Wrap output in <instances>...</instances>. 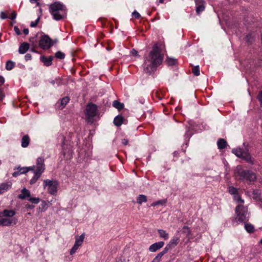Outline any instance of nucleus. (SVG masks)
<instances>
[{"label":"nucleus","mask_w":262,"mask_h":262,"mask_svg":"<svg viewBox=\"0 0 262 262\" xmlns=\"http://www.w3.org/2000/svg\"><path fill=\"white\" fill-rule=\"evenodd\" d=\"M58 41V40L57 39H55L54 40H52V42H53V45L54 44V43H57V42Z\"/></svg>","instance_id":"nucleus-60"},{"label":"nucleus","mask_w":262,"mask_h":262,"mask_svg":"<svg viewBox=\"0 0 262 262\" xmlns=\"http://www.w3.org/2000/svg\"><path fill=\"white\" fill-rule=\"evenodd\" d=\"M252 198L256 201L262 202V198L261 197V191L258 189L254 190L252 192Z\"/></svg>","instance_id":"nucleus-18"},{"label":"nucleus","mask_w":262,"mask_h":262,"mask_svg":"<svg viewBox=\"0 0 262 262\" xmlns=\"http://www.w3.org/2000/svg\"><path fill=\"white\" fill-rule=\"evenodd\" d=\"M164 0H159V2L161 4H162L164 3Z\"/></svg>","instance_id":"nucleus-62"},{"label":"nucleus","mask_w":262,"mask_h":262,"mask_svg":"<svg viewBox=\"0 0 262 262\" xmlns=\"http://www.w3.org/2000/svg\"><path fill=\"white\" fill-rule=\"evenodd\" d=\"M5 97V94L2 89H0V101H2L4 97Z\"/></svg>","instance_id":"nucleus-53"},{"label":"nucleus","mask_w":262,"mask_h":262,"mask_svg":"<svg viewBox=\"0 0 262 262\" xmlns=\"http://www.w3.org/2000/svg\"><path fill=\"white\" fill-rule=\"evenodd\" d=\"M52 84H54L55 83V81L54 80H52L51 82H50Z\"/></svg>","instance_id":"nucleus-64"},{"label":"nucleus","mask_w":262,"mask_h":262,"mask_svg":"<svg viewBox=\"0 0 262 262\" xmlns=\"http://www.w3.org/2000/svg\"><path fill=\"white\" fill-rule=\"evenodd\" d=\"M54 57L50 56L47 57L45 56H40V60L43 63V65L46 67H49L52 64V60H53Z\"/></svg>","instance_id":"nucleus-12"},{"label":"nucleus","mask_w":262,"mask_h":262,"mask_svg":"<svg viewBox=\"0 0 262 262\" xmlns=\"http://www.w3.org/2000/svg\"><path fill=\"white\" fill-rule=\"evenodd\" d=\"M192 72L195 76H199L200 75V68L199 66L192 67Z\"/></svg>","instance_id":"nucleus-36"},{"label":"nucleus","mask_w":262,"mask_h":262,"mask_svg":"<svg viewBox=\"0 0 262 262\" xmlns=\"http://www.w3.org/2000/svg\"><path fill=\"white\" fill-rule=\"evenodd\" d=\"M205 9V5H201L200 6H198L196 7V13L198 14H199L201 12H203Z\"/></svg>","instance_id":"nucleus-40"},{"label":"nucleus","mask_w":262,"mask_h":262,"mask_svg":"<svg viewBox=\"0 0 262 262\" xmlns=\"http://www.w3.org/2000/svg\"><path fill=\"white\" fill-rule=\"evenodd\" d=\"M132 16L135 17L136 18H139L140 17V14L136 11H134L132 13Z\"/></svg>","instance_id":"nucleus-47"},{"label":"nucleus","mask_w":262,"mask_h":262,"mask_svg":"<svg viewBox=\"0 0 262 262\" xmlns=\"http://www.w3.org/2000/svg\"><path fill=\"white\" fill-rule=\"evenodd\" d=\"M28 200L33 204H37L40 200L39 198H30Z\"/></svg>","instance_id":"nucleus-43"},{"label":"nucleus","mask_w":262,"mask_h":262,"mask_svg":"<svg viewBox=\"0 0 262 262\" xmlns=\"http://www.w3.org/2000/svg\"><path fill=\"white\" fill-rule=\"evenodd\" d=\"M16 17V13L15 11L12 12L10 18L14 20Z\"/></svg>","instance_id":"nucleus-50"},{"label":"nucleus","mask_w":262,"mask_h":262,"mask_svg":"<svg viewBox=\"0 0 262 262\" xmlns=\"http://www.w3.org/2000/svg\"><path fill=\"white\" fill-rule=\"evenodd\" d=\"M179 241V237H174L170 240L169 243L165 248L168 247V251L170 249L176 246L178 244Z\"/></svg>","instance_id":"nucleus-22"},{"label":"nucleus","mask_w":262,"mask_h":262,"mask_svg":"<svg viewBox=\"0 0 262 262\" xmlns=\"http://www.w3.org/2000/svg\"><path fill=\"white\" fill-rule=\"evenodd\" d=\"M257 97H258V100L260 102V105L262 107V91L259 93Z\"/></svg>","instance_id":"nucleus-48"},{"label":"nucleus","mask_w":262,"mask_h":262,"mask_svg":"<svg viewBox=\"0 0 262 262\" xmlns=\"http://www.w3.org/2000/svg\"><path fill=\"white\" fill-rule=\"evenodd\" d=\"M85 237V234L82 233L80 236L76 235L75 236V243L72 249L70 250V253L71 255L74 254L79 247L82 245L83 242Z\"/></svg>","instance_id":"nucleus-8"},{"label":"nucleus","mask_w":262,"mask_h":262,"mask_svg":"<svg viewBox=\"0 0 262 262\" xmlns=\"http://www.w3.org/2000/svg\"><path fill=\"white\" fill-rule=\"evenodd\" d=\"M229 192L231 194H237L238 190L233 186H230L229 187Z\"/></svg>","instance_id":"nucleus-39"},{"label":"nucleus","mask_w":262,"mask_h":262,"mask_svg":"<svg viewBox=\"0 0 262 262\" xmlns=\"http://www.w3.org/2000/svg\"><path fill=\"white\" fill-rule=\"evenodd\" d=\"M158 232L160 236L164 239L166 240L168 238V234L167 233L165 230L159 229L158 230Z\"/></svg>","instance_id":"nucleus-29"},{"label":"nucleus","mask_w":262,"mask_h":262,"mask_svg":"<svg viewBox=\"0 0 262 262\" xmlns=\"http://www.w3.org/2000/svg\"><path fill=\"white\" fill-rule=\"evenodd\" d=\"M24 172H25L24 171H19V170L15 171L12 173V176L14 177H16L18 176L19 175H20V174L24 173Z\"/></svg>","instance_id":"nucleus-46"},{"label":"nucleus","mask_w":262,"mask_h":262,"mask_svg":"<svg viewBox=\"0 0 262 262\" xmlns=\"http://www.w3.org/2000/svg\"><path fill=\"white\" fill-rule=\"evenodd\" d=\"M63 5L59 2H55L51 4L49 6V12L52 13L62 10L63 9Z\"/></svg>","instance_id":"nucleus-11"},{"label":"nucleus","mask_w":262,"mask_h":262,"mask_svg":"<svg viewBox=\"0 0 262 262\" xmlns=\"http://www.w3.org/2000/svg\"><path fill=\"white\" fill-rule=\"evenodd\" d=\"M237 220L241 222L248 221L249 217L247 208L242 205H238L235 209Z\"/></svg>","instance_id":"nucleus-5"},{"label":"nucleus","mask_w":262,"mask_h":262,"mask_svg":"<svg viewBox=\"0 0 262 262\" xmlns=\"http://www.w3.org/2000/svg\"><path fill=\"white\" fill-rule=\"evenodd\" d=\"M147 201V196L144 194H140L137 198V202L141 205L143 202H146Z\"/></svg>","instance_id":"nucleus-25"},{"label":"nucleus","mask_w":262,"mask_h":262,"mask_svg":"<svg viewBox=\"0 0 262 262\" xmlns=\"http://www.w3.org/2000/svg\"><path fill=\"white\" fill-rule=\"evenodd\" d=\"M131 53L134 55V56H138V51L135 50V49H133L132 50H131Z\"/></svg>","instance_id":"nucleus-54"},{"label":"nucleus","mask_w":262,"mask_h":262,"mask_svg":"<svg viewBox=\"0 0 262 262\" xmlns=\"http://www.w3.org/2000/svg\"><path fill=\"white\" fill-rule=\"evenodd\" d=\"M244 147H238L234 148L232 150L233 154L235 155L237 157L242 158L248 162H251V156L248 152V149L245 146V143L243 144Z\"/></svg>","instance_id":"nucleus-2"},{"label":"nucleus","mask_w":262,"mask_h":262,"mask_svg":"<svg viewBox=\"0 0 262 262\" xmlns=\"http://www.w3.org/2000/svg\"><path fill=\"white\" fill-rule=\"evenodd\" d=\"M35 166H33L31 167H22L19 169V171H24V173L27 172L29 170H34Z\"/></svg>","instance_id":"nucleus-37"},{"label":"nucleus","mask_w":262,"mask_h":262,"mask_svg":"<svg viewBox=\"0 0 262 262\" xmlns=\"http://www.w3.org/2000/svg\"><path fill=\"white\" fill-rule=\"evenodd\" d=\"M36 170H34L36 172H40V174L43 172L45 169V165L44 163V159L41 157L37 158L36 161Z\"/></svg>","instance_id":"nucleus-10"},{"label":"nucleus","mask_w":262,"mask_h":262,"mask_svg":"<svg viewBox=\"0 0 262 262\" xmlns=\"http://www.w3.org/2000/svg\"><path fill=\"white\" fill-rule=\"evenodd\" d=\"M0 17L2 19H6V18H8L7 16L6 15V14L3 11L1 12Z\"/></svg>","instance_id":"nucleus-49"},{"label":"nucleus","mask_w":262,"mask_h":262,"mask_svg":"<svg viewBox=\"0 0 262 262\" xmlns=\"http://www.w3.org/2000/svg\"><path fill=\"white\" fill-rule=\"evenodd\" d=\"M30 196V191L26 188H23L21 191V193L18 195V198L25 200L27 197Z\"/></svg>","instance_id":"nucleus-19"},{"label":"nucleus","mask_w":262,"mask_h":262,"mask_svg":"<svg viewBox=\"0 0 262 262\" xmlns=\"http://www.w3.org/2000/svg\"><path fill=\"white\" fill-rule=\"evenodd\" d=\"M14 30L17 35H19L21 34V32L17 26H15L14 27Z\"/></svg>","instance_id":"nucleus-52"},{"label":"nucleus","mask_w":262,"mask_h":262,"mask_svg":"<svg viewBox=\"0 0 262 262\" xmlns=\"http://www.w3.org/2000/svg\"><path fill=\"white\" fill-rule=\"evenodd\" d=\"M23 32L25 35H28L29 33V29L27 28L24 29L23 30Z\"/></svg>","instance_id":"nucleus-59"},{"label":"nucleus","mask_w":262,"mask_h":262,"mask_svg":"<svg viewBox=\"0 0 262 262\" xmlns=\"http://www.w3.org/2000/svg\"><path fill=\"white\" fill-rule=\"evenodd\" d=\"M25 58L26 61H28L31 59L32 55L31 54L28 53L25 56Z\"/></svg>","instance_id":"nucleus-51"},{"label":"nucleus","mask_w":262,"mask_h":262,"mask_svg":"<svg viewBox=\"0 0 262 262\" xmlns=\"http://www.w3.org/2000/svg\"><path fill=\"white\" fill-rule=\"evenodd\" d=\"M124 121V118L121 115L117 116L114 119V123L116 126H121Z\"/></svg>","instance_id":"nucleus-20"},{"label":"nucleus","mask_w":262,"mask_h":262,"mask_svg":"<svg viewBox=\"0 0 262 262\" xmlns=\"http://www.w3.org/2000/svg\"><path fill=\"white\" fill-rule=\"evenodd\" d=\"M218 148L223 149L225 148L227 145L226 141L224 139H219L217 142Z\"/></svg>","instance_id":"nucleus-23"},{"label":"nucleus","mask_w":262,"mask_h":262,"mask_svg":"<svg viewBox=\"0 0 262 262\" xmlns=\"http://www.w3.org/2000/svg\"><path fill=\"white\" fill-rule=\"evenodd\" d=\"M14 23H15V21H12L10 23V25L12 26Z\"/></svg>","instance_id":"nucleus-63"},{"label":"nucleus","mask_w":262,"mask_h":262,"mask_svg":"<svg viewBox=\"0 0 262 262\" xmlns=\"http://www.w3.org/2000/svg\"><path fill=\"white\" fill-rule=\"evenodd\" d=\"M235 198L237 200V201L239 202H241V203H244V200L242 199L241 196L239 195H237V196H235Z\"/></svg>","instance_id":"nucleus-55"},{"label":"nucleus","mask_w":262,"mask_h":262,"mask_svg":"<svg viewBox=\"0 0 262 262\" xmlns=\"http://www.w3.org/2000/svg\"><path fill=\"white\" fill-rule=\"evenodd\" d=\"M182 233H185L186 235H189L190 233V230L187 226H184L182 228Z\"/></svg>","instance_id":"nucleus-42"},{"label":"nucleus","mask_w":262,"mask_h":262,"mask_svg":"<svg viewBox=\"0 0 262 262\" xmlns=\"http://www.w3.org/2000/svg\"><path fill=\"white\" fill-rule=\"evenodd\" d=\"M14 67V62L11 60H8L6 64V69L7 70H11Z\"/></svg>","instance_id":"nucleus-35"},{"label":"nucleus","mask_w":262,"mask_h":262,"mask_svg":"<svg viewBox=\"0 0 262 262\" xmlns=\"http://www.w3.org/2000/svg\"><path fill=\"white\" fill-rule=\"evenodd\" d=\"M163 60V55L161 49L157 43H155L148 55L145 57L144 71L146 73L151 74L155 72L157 68L160 65Z\"/></svg>","instance_id":"nucleus-1"},{"label":"nucleus","mask_w":262,"mask_h":262,"mask_svg":"<svg viewBox=\"0 0 262 262\" xmlns=\"http://www.w3.org/2000/svg\"><path fill=\"white\" fill-rule=\"evenodd\" d=\"M245 21L251 27H256L257 25V23H256L255 20H252L251 18L249 17L246 18Z\"/></svg>","instance_id":"nucleus-30"},{"label":"nucleus","mask_w":262,"mask_h":262,"mask_svg":"<svg viewBox=\"0 0 262 262\" xmlns=\"http://www.w3.org/2000/svg\"><path fill=\"white\" fill-rule=\"evenodd\" d=\"M166 61L168 66H174L177 64V59L173 58L167 57Z\"/></svg>","instance_id":"nucleus-31"},{"label":"nucleus","mask_w":262,"mask_h":262,"mask_svg":"<svg viewBox=\"0 0 262 262\" xmlns=\"http://www.w3.org/2000/svg\"><path fill=\"white\" fill-rule=\"evenodd\" d=\"M53 46L52 40L48 35L40 36L39 41V46L43 50H48Z\"/></svg>","instance_id":"nucleus-6"},{"label":"nucleus","mask_w":262,"mask_h":262,"mask_svg":"<svg viewBox=\"0 0 262 262\" xmlns=\"http://www.w3.org/2000/svg\"><path fill=\"white\" fill-rule=\"evenodd\" d=\"M5 82V79L2 76H0V86L2 85Z\"/></svg>","instance_id":"nucleus-56"},{"label":"nucleus","mask_w":262,"mask_h":262,"mask_svg":"<svg viewBox=\"0 0 262 262\" xmlns=\"http://www.w3.org/2000/svg\"><path fill=\"white\" fill-rule=\"evenodd\" d=\"M12 183L10 182L3 183L0 185V194L3 193L5 191L11 188Z\"/></svg>","instance_id":"nucleus-14"},{"label":"nucleus","mask_w":262,"mask_h":262,"mask_svg":"<svg viewBox=\"0 0 262 262\" xmlns=\"http://www.w3.org/2000/svg\"><path fill=\"white\" fill-rule=\"evenodd\" d=\"M53 18L56 20H59L63 18V16L59 13V11L52 13Z\"/></svg>","instance_id":"nucleus-34"},{"label":"nucleus","mask_w":262,"mask_h":262,"mask_svg":"<svg viewBox=\"0 0 262 262\" xmlns=\"http://www.w3.org/2000/svg\"><path fill=\"white\" fill-rule=\"evenodd\" d=\"M26 208L27 209H32L34 208V205H30V204H27V205H26Z\"/></svg>","instance_id":"nucleus-57"},{"label":"nucleus","mask_w":262,"mask_h":262,"mask_svg":"<svg viewBox=\"0 0 262 262\" xmlns=\"http://www.w3.org/2000/svg\"><path fill=\"white\" fill-rule=\"evenodd\" d=\"M55 57L60 59H63L65 57V54L61 51H57L55 54Z\"/></svg>","instance_id":"nucleus-38"},{"label":"nucleus","mask_w":262,"mask_h":262,"mask_svg":"<svg viewBox=\"0 0 262 262\" xmlns=\"http://www.w3.org/2000/svg\"><path fill=\"white\" fill-rule=\"evenodd\" d=\"M164 243L163 242H159L152 244L149 248V251L154 252L163 247Z\"/></svg>","instance_id":"nucleus-13"},{"label":"nucleus","mask_w":262,"mask_h":262,"mask_svg":"<svg viewBox=\"0 0 262 262\" xmlns=\"http://www.w3.org/2000/svg\"><path fill=\"white\" fill-rule=\"evenodd\" d=\"M165 203H166V201L165 200H159V201H156L155 202L152 203L151 204V206H157V205H163V204H164Z\"/></svg>","instance_id":"nucleus-41"},{"label":"nucleus","mask_w":262,"mask_h":262,"mask_svg":"<svg viewBox=\"0 0 262 262\" xmlns=\"http://www.w3.org/2000/svg\"><path fill=\"white\" fill-rule=\"evenodd\" d=\"M30 45L27 42L22 43L19 47L18 52L20 54H25L29 49Z\"/></svg>","instance_id":"nucleus-15"},{"label":"nucleus","mask_w":262,"mask_h":262,"mask_svg":"<svg viewBox=\"0 0 262 262\" xmlns=\"http://www.w3.org/2000/svg\"><path fill=\"white\" fill-rule=\"evenodd\" d=\"M17 222V219L15 217L12 219L0 218V226H9L15 225Z\"/></svg>","instance_id":"nucleus-9"},{"label":"nucleus","mask_w":262,"mask_h":262,"mask_svg":"<svg viewBox=\"0 0 262 262\" xmlns=\"http://www.w3.org/2000/svg\"><path fill=\"white\" fill-rule=\"evenodd\" d=\"M39 20H40V16H39L35 21H32L31 23L30 27H35L37 25Z\"/></svg>","instance_id":"nucleus-44"},{"label":"nucleus","mask_w":262,"mask_h":262,"mask_svg":"<svg viewBox=\"0 0 262 262\" xmlns=\"http://www.w3.org/2000/svg\"><path fill=\"white\" fill-rule=\"evenodd\" d=\"M4 216L11 217L16 214V212L13 210L5 209L3 211Z\"/></svg>","instance_id":"nucleus-26"},{"label":"nucleus","mask_w":262,"mask_h":262,"mask_svg":"<svg viewBox=\"0 0 262 262\" xmlns=\"http://www.w3.org/2000/svg\"><path fill=\"white\" fill-rule=\"evenodd\" d=\"M254 36L255 34L254 32H250L246 36L245 40L249 44L252 43L254 40Z\"/></svg>","instance_id":"nucleus-21"},{"label":"nucleus","mask_w":262,"mask_h":262,"mask_svg":"<svg viewBox=\"0 0 262 262\" xmlns=\"http://www.w3.org/2000/svg\"><path fill=\"white\" fill-rule=\"evenodd\" d=\"M128 140L126 139H123L122 140V143L125 145H127L128 144Z\"/></svg>","instance_id":"nucleus-58"},{"label":"nucleus","mask_w":262,"mask_h":262,"mask_svg":"<svg viewBox=\"0 0 262 262\" xmlns=\"http://www.w3.org/2000/svg\"><path fill=\"white\" fill-rule=\"evenodd\" d=\"M41 176V174H40V172H34V176L31 179L30 181V184L31 185H33L35 184L36 181L38 180V179L40 178Z\"/></svg>","instance_id":"nucleus-28"},{"label":"nucleus","mask_w":262,"mask_h":262,"mask_svg":"<svg viewBox=\"0 0 262 262\" xmlns=\"http://www.w3.org/2000/svg\"><path fill=\"white\" fill-rule=\"evenodd\" d=\"M112 105L113 107L117 108L119 111H120L124 107V104L120 102L118 100H114L113 102Z\"/></svg>","instance_id":"nucleus-24"},{"label":"nucleus","mask_w":262,"mask_h":262,"mask_svg":"<svg viewBox=\"0 0 262 262\" xmlns=\"http://www.w3.org/2000/svg\"><path fill=\"white\" fill-rule=\"evenodd\" d=\"M48 207V205L45 201H42L41 204L38 208V212H44Z\"/></svg>","instance_id":"nucleus-27"},{"label":"nucleus","mask_w":262,"mask_h":262,"mask_svg":"<svg viewBox=\"0 0 262 262\" xmlns=\"http://www.w3.org/2000/svg\"><path fill=\"white\" fill-rule=\"evenodd\" d=\"M30 142V139L28 135H26L22 137L21 145L23 148L27 147Z\"/></svg>","instance_id":"nucleus-17"},{"label":"nucleus","mask_w":262,"mask_h":262,"mask_svg":"<svg viewBox=\"0 0 262 262\" xmlns=\"http://www.w3.org/2000/svg\"><path fill=\"white\" fill-rule=\"evenodd\" d=\"M44 189L47 188L48 192L53 195H55L57 192L58 182L56 180H50L47 179L43 181Z\"/></svg>","instance_id":"nucleus-4"},{"label":"nucleus","mask_w":262,"mask_h":262,"mask_svg":"<svg viewBox=\"0 0 262 262\" xmlns=\"http://www.w3.org/2000/svg\"><path fill=\"white\" fill-rule=\"evenodd\" d=\"M237 173L242 180H245L249 182L255 181L256 179L255 173L247 170H243L242 168H238Z\"/></svg>","instance_id":"nucleus-3"},{"label":"nucleus","mask_w":262,"mask_h":262,"mask_svg":"<svg viewBox=\"0 0 262 262\" xmlns=\"http://www.w3.org/2000/svg\"><path fill=\"white\" fill-rule=\"evenodd\" d=\"M98 111L97 106L93 103H89L86 107V116L88 118H93L97 114Z\"/></svg>","instance_id":"nucleus-7"},{"label":"nucleus","mask_w":262,"mask_h":262,"mask_svg":"<svg viewBox=\"0 0 262 262\" xmlns=\"http://www.w3.org/2000/svg\"><path fill=\"white\" fill-rule=\"evenodd\" d=\"M4 216V214L3 213V211H0V217Z\"/></svg>","instance_id":"nucleus-61"},{"label":"nucleus","mask_w":262,"mask_h":262,"mask_svg":"<svg viewBox=\"0 0 262 262\" xmlns=\"http://www.w3.org/2000/svg\"><path fill=\"white\" fill-rule=\"evenodd\" d=\"M70 98L68 96H66L61 99L60 105L62 106L61 108H63L66 106L67 104L69 102Z\"/></svg>","instance_id":"nucleus-32"},{"label":"nucleus","mask_w":262,"mask_h":262,"mask_svg":"<svg viewBox=\"0 0 262 262\" xmlns=\"http://www.w3.org/2000/svg\"><path fill=\"white\" fill-rule=\"evenodd\" d=\"M194 2L196 6L205 4L204 0H194Z\"/></svg>","instance_id":"nucleus-45"},{"label":"nucleus","mask_w":262,"mask_h":262,"mask_svg":"<svg viewBox=\"0 0 262 262\" xmlns=\"http://www.w3.org/2000/svg\"><path fill=\"white\" fill-rule=\"evenodd\" d=\"M245 228L248 233H253L254 231V226L250 224H245Z\"/></svg>","instance_id":"nucleus-33"},{"label":"nucleus","mask_w":262,"mask_h":262,"mask_svg":"<svg viewBox=\"0 0 262 262\" xmlns=\"http://www.w3.org/2000/svg\"><path fill=\"white\" fill-rule=\"evenodd\" d=\"M168 252V247L164 248L162 251L159 253L151 262H160L162 257Z\"/></svg>","instance_id":"nucleus-16"}]
</instances>
